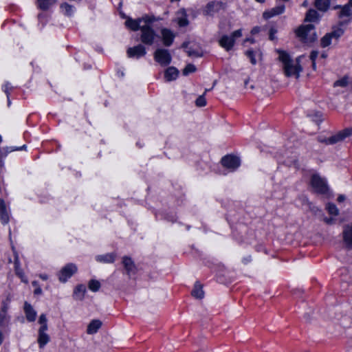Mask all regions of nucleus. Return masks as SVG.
Listing matches in <instances>:
<instances>
[{
    "instance_id": "nucleus-1",
    "label": "nucleus",
    "mask_w": 352,
    "mask_h": 352,
    "mask_svg": "<svg viewBox=\"0 0 352 352\" xmlns=\"http://www.w3.org/2000/svg\"><path fill=\"white\" fill-rule=\"evenodd\" d=\"M277 52L278 54V59L283 64L284 74L287 77L294 76L296 78H298L300 73L302 71V67L300 65L302 56H298L295 60H293L285 51L278 50Z\"/></svg>"
},
{
    "instance_id": "nucleus-2",
    "label": "nucleus",
    "mask_w": 352,
    "mask_h": 352,
    "mask_svg": "<svg viewBox=\"0 0 352 352\" xmlns=\"http://www.w3.org/2000/svg\"><path fill=\"white\" fill-rule=\"evenodd\" d=\"M295 33L299 40L306 44H311L317 40L315 26L312 24L300 25Z\"/></svg>"
},
{
    "instance_id": "nucleus-3",
    "label": "nucleus",
    "mask_w": 352,
    "mask_h": 352,
    "mask_svg": "<svg viewBox=\"0 0 352 352\" xmlns=\"http://www.w3.org/2000/svg\"><path fill=\"white\" fill-rule=\"evenodd\" d=\"M242 36L241 29L234 31L230 35L224 34L219 40V45L226 51L232 50L235 43V40Z\"/></svg>"
},
{
    "instance_id": "nucleus-4",
    "label": "nucleus",
    "mask_w": 352,
    "mask_h": 352,
    "mask_svg": "<svg viewBox=\"0 0 352 352\" xmlns=\"http://www.w3.org/2000/svg\"><path fill=\"white\" fill-rule=\"evenodd\" d=\"M311 186L314 191L321 195H327L329 192V187L326 180L318 174H314L311 177Z\"/></svg>"
},
{
    "instance_id": "nucleus-5",
    "label": "nucleus",
    "mask_w": 352,
    "mask_h": 352,
    "mask_svg": "<svg viewBox=\"0 0 352 352\" xmlns=\"http://www.w3.org/2000/svg\"><path fill=\"white\" fill-rule=\"evenodd\" d=\"M350 136H352V128H347L339 131L329 138L320 140V141L327 144H334L337 142L343 141L345 138Z\"/></svg>"
},
{
    "instance_id": "nucleus-6",
    "label": "nucleus",
    "mask_w": 352,
    "mask_h": 352,
    "mask_svg": "<svg viewBox=\"0 0 352 352\" xmlns=\"http://www.w3.org/2000/svg\"><path fill=\"white\" fill-rule=\"evenodd\" d=\"M154 58L162 66H166L171 63L172 57L168 50L157 49L154 53Z\"/></svg>"
},
{
    "instance_id": "nucleus-7",
    "label": "nucleus",
    "mask_w": 352,
    "mask_h": 352,
    "mask_svg": "<svg viewBox=\"0 0 352 352\" xmlns=\"http://www.w3.org/2000/svg\"><path fill=\"white\" fill-rule=\"evenodd\" d=\"M342 239L344 248L352 250V223L343 226Z\"/></svg>"
},
{
    "instance_id": "nucleus-8",
    "label": "nucleus",
    "mask_w": 352,
    "mask_h": 352,
    "mask_svg": "<svg viewBox=\"0 0 352 352\" xmlns=\"http://www.w3.org/2000/svg\"><path fill=\"white\" fill-rule=\"evenodd\" d=\"M142 32L141 41L146 45H151L156 37L155 31L148 25H143L140 28Z\"/></svg>"
},
{
    "instance_id": "nucleus-9",
    "label": "nucleus",
    "mask_w": 352,
    "mask_h": 352,
    "mask_svg": "<svg viewBox=\"0 0 352 352\" xmlns=\"http://www.w3.org/2000/svg\"><path fill=\"white\" fill-rule=\"evenodd\" d=\"M226 8V3L222 1H213L206 4L204 14L207 16H213L215 13Z\"/></svg>"
},
{
    "instance_id": "nucleus-10",
    "label": "nucleus",
    "mask_w": 352,
    "mask_h": 352,
    "mask_svg": "<svg viewBox=\"0 0 352 352\" xmlns=\"http://www.w3.org/2000/svg\"><path fill=\"white\" fill-rule=\"evenodd\" d=\"M221 164L223 167L234 170L240 166L241 161L236 156L228 155L221 159Z\"/></svg>"
},
{
    "instance_id": "nucleus-11",
    "label": "nucleus",
    "mask_w": 352,
    "mask_h": 352,
    "mask_svg": "<svg viewBox=\"0 0 352 352\" xmlns=\"http://www.w3.org/2000/svg\"><path fill=\"white\" fill-rule=\"evenodd\" d=\"M76 272L77 267L74 264H67L60 270L58 276L59 280L63 283L66 282Z\"/></svg>"
},
{
    "instance_id": "nucleus-12",
    "label": "nucleus",
    "mask_w": 352,
    "mask_h": 352,
    "mask_svg": "<svg viewBox=\"0 0 352 352\" xmlns=\"http://www.w3.org/2000/svg\"><path fill=\"white\" fill-rule=\"evenodd\" d=\"M122 264L126 271V274L130 277L136 272V266L130 257L124 256L122 258Z\"/></svg>"
},
{
    "instance_id": "nucleus-13",
    "label": "nucleus",
    "mask_w": 352,
    "mask_h": 352,
    "mask_svg": "<svg viewBox=\"0 0 352 352\" xmlns=\"http://www.w3.org/2000/svg\"><path fill=\"white\" fill-rule=\"evenodd\" d=\"M146 54L145 47L142 45H138L133 47H129L127 50V55L129 57H136L139 58Z\"/></svg>"
},
{
    "instance_id": "nucleus-14",
    "label": "nucleus",
    "mask_w": 352,
    "mask_h": 352,
    "mask_svg": "<svg viewBox=\"0 0 352 352\" xmlns=\"http://www.w3.org/2000/svg\"><path fill=\"white\" fill-rule=\"evenodd\" d=\"M284 5L278 6L276 7L272 8L270 10L264 12L263 14V16L264 19H268L271 17L282 14L284 12Z\"/></svg>"
},
{
    "instance_id": "nucleus-15",
    "label": "nucleus",
    "mask_w": 352,
    "mask_h": 352,
    "mask_svg": "<svg viewBox=\"0 0 352 352\" xmlns=\"http://www.w3.org/2000/svg\"><path fill=\"white\" fill-rule=\"evenodd\" d=\"M161 33L164 45L167 47L171 45L175 37L173 33L170 30L166 28L162 29Z\"/></svg>"
},
{
    "instance_id": "nucleus-16",
    "label": "nucleus",
    "mask_w": 352,
    "mask_h": 352,
    "mask_svg": "<svg viewBox=\"0 0 352 352\" xmlns=\"http://www.w3.org/2000/svg\"><path fill=\"white\" fill-rule=\"evenodd\" d=\"M24 311L26 318L29 322H34L36 320V312L28 302L24 303Z\"/></svg>"
},
{
    "instance_id": "nucleus-17",
    "label": "nucleus",
    "mask_w": 352,
    "mask_h": 352,
    "mask_svg": "<svg viewBox=\"0 0 352 352\" xmlns=\"http://www.w3.org/2000/svg\"><path fill=\"white\" fill-rule=\"evenodd\" d=\"M191 295L197 299H202L204 297V292L203 290V285L199 282L195 283L194 287L191 292Z\"/></svg>"
},
{
    "instance_id": "nucleus-18",
    "label": "nucleus",
    "mask_w": 352,
    "mask_h": 352,
    "mask_svg": "<svg viewBox=\"0 0 352 352\" xmlns=\"http://www.w3.org/2000/svg\"><path fill=\"white\" fill-rule=\"evenodd\" d=\"M0 218L3 224H6L9 221V214L6 209L4 201L0 199Z\"/></svg>"
},
{
    "instance_id": "nucleus-19",
    "label": "nucleus",
    "mask_w": 352,
    "mask_h": 352,
    "mask_svg": "<svg viewBox=\"0 0 352 352\" xmlns=\"http://www.w3.org/2000/svg\"><path fill=\"white\" fill-rule=\"evenodd\" d=\"M179 74V71L175 67H169L164 72V78L167 81L175 80Z\"/></svg>"
},
{
    "instance_id": "nucleus-20",
    "label": "nucleus",
    "mask_w": 352,
    "mask_h": 352,
    "mask_svg": "<svg viewBox=\"0 0 352 352\" xmlns=\"http://www.w3.org/2000/svg\"><path fill=\"white\" fill-rule=\"evenodd\" d=\"M320 18L318 12L314 9H309L306 14L305 18V21L306 22H318Z\"/></svg>"
},
{
    "instance_id": "nucleus-21",
    "label": "nucleus",
    "mask_w": 352,
    "mask_h": 352,
    "mask_svg": "<svg viewBox=\"0 0 352 352\" xmlns=\"http://www.w3.org/2000/svg\"><path fill=\"white\" fill-rule=\"evenodd\" d=\"M102 322L99 320H92L88 325L87 333L88 334H94L101 327Z\"/></svg>"
},
{
    "instance_id": "nucleus-22",
    "label": "nucleus",
    "mask_w": 352,
    "mask_h": 352,
    "mask_svg": "<svg viewBox=\"0 0 352 352\" xmlns=\"http://www.w3.org/2000/svg\"><path fill=\"white\" fill-rule=\"evenodd\" d=\"M314 6L318 10L325 12L329 8L330 0H315Z\"/></svg>"
},
{
    "instance_id": "nucleus-23",
    "label": "nucleus",
    "mask_w": 352,
    "mask_h": 352,
    "mask_svg": "<svg viewBox=\"0 0 352 352\" xmlns=\"http://www.w3.org/2000/svg\"><path fill=\"white\" fill-rule=\"evenodd\" d=\"M50 340V336L46 332H38L37 342L40 348L44 347Z\"/></svg>"
},
{
    "instance_id": "nucleus-24",
    "label": "nucleus",
    "mask_w": 352,
    "mask_h": 352,
    "mask_svg": "<svg viewBox=\"0 0 352 352\" xmlns=\"http://www.w3.org/2000/svg\"><path fill=\"white\" fill-rule=\"evenodd\" d=\"M331 39L338 41L340 37L344 34V30L340 28H333L330 32L327 33Z\"/></svg>"
},
{
    "instance_id": "nucleus-25",
    "label": "nucleus",
    "mask_w": 352,
    "mask_h": 352,
    "mask_svg": "<svg viewBox=\"0 0 352 352\" xmlns=\"http://www.w3.org/2000/svg\"><path fill=\"white\" fill-rule=\"evenodd\" d=\"M15 265V273L21 279V280L25 283H28V279L26 278L22 269L20 267L18 258L16 257L14 261Z\"/></svg>"
},
{
    "instance_id": "nucleus-26",
    "label": "nucleus",
    "mask_w": 352,
    "mask_h": 352,
    "mask_svg": "<svg viewBox=\"0 0 352 352\" xmlns=\"http://www.w3.org/2000/svg\"><path fill=\"white\" fill-rule=\"evenodd\" d=\"M141 19L138 20H133L131 19H129L125 21V25L127 28L129 29L136 31L139 29H140V23Z\"/></svg>"
},
{
    "instance_id": "nucleus-27",
    "label": "nucleus",
    "mask_w": 352,
    "mask_h": 352,
    "mask_svg": "<svg viewBox=\"0 0 352 352\" xmlns=\"http://www.w3.org/2000/svg\"><path fill=\"white\" fill-rule=\"evenodd\" d=\"M56 0H37L38 6L43 10H47L51 6L56 3Z\"/></svg>"
},
{
    "instance_id": "nucleus-28",
    "label": "nucleus",
    "mask_w": 352,
    "mask_h": 352,
    "mask_svg": "<svg viewBox=\"0 0 352 352\" xmlns=\"http://www.w3.org/2000/svg\"><path fill=\"white\" fill-rule=\"evenodd\" d=\"M114 254H107L104 255H99L97 256V261L104 263H113L115 260Z\"/></svg>"
},
{
    "instance_id": "nucleus-29",
    "label": "nucleus",
    "mask_w": 352,
    "mask_h": 352,
    "mask_svg": "<svg viewBox=\"0 0 352 352\" xmlns=\"http://www.w3.org/2000/svg\"><path fill=\"white\" fill-rule=\"evenodd\" d=\"M86 292L85 286L82 285H78L74 291V296L78 300H82Z\"/></svg>"
},
{
    "instance_id": "nucleus-30",
    "label": "nucleus",
    "mask_w": 352,
    "mask_h": 352,
    "mask_svg": "<svg viewBox=\"0 0 352 352\" xmlns=\"http://www.w3.org/2000/svg\"><path fill=\"white\" fill-rule=\"evenodd\" d=\"M352 12L351 8L347 4L344 5L341 8V11L339 13V17L342 18L344 16H351Z\"/></svg>"
},
{
    "instance_id": "nucleus-31",
    "label": "nucleus",
    "mask_w": 352,
    "mask_h": 352,
    "mask_svg": "<svg viewBox=\"0 0 352 352\" xmlns=\"http://www.w3.org/2000/svg\"><path fill=\"white\" fill-rule=\"evenodd\" d=\"M333 41L327 33L323 37L320 39V46L323 48L329 46Z\"/></svg>"
},
{
    "instance_id": "nucleus-32",
    "label": "nucleus",
    "mask_w": 352,
    "mask_h": 352,
    "mask_svg": "<svg viewBox=\"0 0 352 352\" xmlns=\"http://www.w3.org/2000/svg\"><path fill=\"white\" fill-rule=\"evenodd\" d=\"M348 84H349L348 77L344 76L341 79L336 80L334 82L333 86H334V87H346L348 85Z\"/></svg>"
},
{
    "instance_id": "nucleus-33",
    "label": "nucleus",
    "mask_w": 352,
    "mask_h": 352,
    "mask_svg": "<svg viewBox=\"0 0 352 352\" xmlns=\"http://www.w3.org/2000/svg\"><path fill=\"white\" fill-rule=\"evenodd\" d=\"M100 287V283L96 280H91L89 283V288L93 292H97Z\"/></svg>"
},
{
    "instance_id": "nucleus-34",
    "label": "nucleus",
    "mask_w": 352,
    "mask_h": 352,
    "mask_svg": "<svg viewBox=\"0 0 352 352\" xmlns=\"http://www.w3.org/2000/svg\"><path fill=\"white\" fill-rule=\"evenodd\" d=\"M208 91V89L205 91V92ZM206 93H204L203 95L199 96L197 99L195 101L196 106L198 107H204L206 104V100L204 97Z\"/></svg>"
},
{
    "instance_id": "nucleus-35",
    "label": "nucleus",
    "mask_w": 352,
    "mask_h": 352,
    "mask_svg": "<svg viewBox=\"0 0 352 352\" xmlns=\"http://www.w3.org/2000/svg\"><path fill=\"white\" fill-rule=\"evenodd\" d=\"M196 67L192 64H188L185 68L183 69L182 73L184 76H187L190 73H192L195 72Z\"/></svg>"
},
{
    "instance_id": "nucleus-36",
    "label": "nucleus",
    "mask_w": 352,
    "mask_h": 352,
    "mask_svg": "<svg viewBox=\"0 0 352 352\" xmlns=\"http://www.w3.org/2000/svg\"><path fill=\"white\" fill-rule=\"evenodd\" d=\"M327 210L329 212V214L333 215H338V210L335 204H328L327 206Z\"/></svg>"
},
{
    "instance_id": "nucleus-37",
    "label": "nucleus",
    "mask_w": 352,
    "mask_h": 352,
    "mask_svg": "<svg viewBox=\"0 0 352 352\" xmlns=\"http://www.w3.org/2000/svg\"><path fill=\"white\" fill-rule=\"evenodd\" d=\"M60 8L66 15L70 16L72 14L73 9L70 5L65 3L60 6Z\"/></svg>"
},
{
    "instance_id": "nucleus-38",
    "label": "nucleus",
    "mask_w": 352,
    "mask_h": 352,
    "mask_svg": "<svg viewBox=\"0 0 352 352\" xmlns=\"http://www.w3.org/2000/svg\"><path fill=\"white\" fill-rule=\"evenodd\" d=\"M9 320V318L6 313H3V311H0V324L1 326H6L8 324Z\"/></svg>"
},
{
    "instance_id": "nucleus-39",
    "label": "nucleus",
    "mask_w": 352,
    "mask_h": 352,
    "mask_svg": "<svg viewBox=\"0 0 352 352\" xmlns=\"http://www.w3.org/2000/svg\"><path fill=\"white\" fill-rule=\"evenodd\" d=\"M246 55L250 58L251 63L253 65L256 63V60L254 58V52L252 50H248L246 52Z\"/></svg>"
},
{
    "instance_id": "nucleus-40",
    "label": "nucleus",
    "mask_w": 352,
    "mask_h": 352,
    "mask_svg": "<svg viewBox=\"0 0 352 352\" xmlns=\"http://www.w3.org/2000/svg\"><path fill=\"white\" fill-rule=\"evenodd\" d=\"M38 323L40 324H47V320L45 314H43L40 316L39 319H38Z\"/></svg>"
},
{
    "instance_id": "nucleus-41",
    "label": "nucleus",
    "mask_w": 352,
    "mask_h": 352,
    "mask_svg": "<svg viewBox=\"0 0 352 352\" xmlns=\"http://www.w3.org/2000/svg\"><path fill=\"white\" fill-rule=\"evenodd\" d=\"M318 55V52L317 51H312L310 54V59L312 62L316 61V59Z\"/></svg>"
},
{
    "instance_id": "nucleus-42",
    "label": "nucleus",
    "mask_w": 352,
    "mask_h": 352,
    "mask_svg": "<svg viewBox=\"0 0 352 352\" xmlns=\"http://www.w3.org/2000/svg\"><path fill=\"white\" fill-rule=\"evenodd\" d=\"M48 329L47 324H42L38 329V332H46Z\"/></svg>"
},
{
    "instance_id": "nucleus-43",
    "label": "nucleus",
    "mask_w": 352,
    "mask_h": 352,
    "mask_svg": "<svg viewBox=\"0 0 352 352\" xmlns=\"http://www.w3.org/2000/svg\"><path fill=\"white\" fill-rule=\"evenodd\" d=\"M2 304H3L2 305V307H1L0 311H3V313H6L7 314V311L8 309V303H6L5 302H3Z\"/></svg>"
},
{
    "instance_id": "nucleus-44",
    "label": "nucleus",
    "mask_w": 352,
    "mask_h": 352,
    "mask_svg": "<svg viewBox=\"0 0 352 352\" xmlns=\"http://www.w3.org/2000/svg\"><path fill=\"white\" fill-rule=\"evenodd\" d=\"M276 33V30L271 28L270 30V39L274 40V34Z\"/></svg>"
},
{
    "instance_id": "nucleus-45",
    "label": "nucleus",
    "mask_w": 352,
    "mask_h": 352,
    "mask_svg": "<svg viewBox=\"0 0 352 352\" xmlns=\"http://www.w3.org/2000/svg\"><path fill=\"white\" fill-rule=\"evenodd\" d=\"M324 221L327 224H333L334 222V219L333 218H324Z\"/></svg>"
},
{
    "instance_id": "nucleus-46",
    "label": "nucleus",
    "mask_w": 352,
    "mask_h": 352,
    "mask_svg": "<svg viewBox=\"0 0 352 352\" xmlns=\"http://www.w3.org/2000/svg\"><path fill=\"white\" fill-rule=\"evenodd\" d=\"M143 19L144 20V21L146 23H152L154 21L153 17H150V16H147L144 17Z\"/></svg>"
},
{
    "instance_id": "nucleus-47",
    "label": "nucleus",
    "mask_w": 352,
    "mask_h": 352,
    "mask_svg": "<svg viewBox=\"0 0 352 352\" xmlns=\"http://www.w3.org/2000/svg\"><path fill=\"white\" fill-rule=\"evenodd\" d=\"M34 294H36V295H38V294H41L42 293V289L40 287H37L34 291Z\"/></svg>"
},
{
    "instance_id": "nucleus-48",
    "label": "nucleus",
    "mask_w": 352,
    "mask_h": 352,
    "mask_svg": "<svg viewBox=\"0 0 352 352\" xmlns=\"http://www.w3.org/2000/svg\"><path fill=\"white\" fill-rule=\"evenodd\" d=\"M187 23H187L186 20L181 19L179 21V24L180 26H184V25H187Z\"/></svg>"
},
{
    "instance_id": "nucleus-49",
    "label": "nucleus",
    "mask_w": 352,
    "mask_h": 352,
    "mask_svg": "<svg viewBox=\"0 0 352 352\" xmlns=\"http://www.w3.org/2000/svg\"><path fill=\"white\" fill-rule=\"evenodd\" d=\"M345 199V197L344 195H340L338 197V201L339 202H341V201H343Z\"/></svg>"
},
{
    "instance_id": "nucleus-50",
    "label": "nucleus",
    "mask_w": 352,
    "mask_h": 352,
    "mask_svg": "<svg viewBox=\"0 0 352 352\" xmlns=\"http://www.w3.org/2000/svg\"><path fill=\"white\" fill-rule=\"evenodd\" d=\"M39 276L41 278H42L43 280H45L48 278V276L46 274H40Z\"/></svg>"
},
{
    "instance_id": "nucleus-51",
    "label": "nucleus",
    "mask_w": 352,
    "mask_h": 352,
    "mask_svg": "<svg viewBox=\"0 0 352 352\" xmlns=\"http://www.w3.org/2000/svg\"><path fill=\"white\" fill-rule=\"evenodd\" d=\"M309 5V3L307 0L304 1L303 3H302V6L303 7H307Z\"/></svg>"
},
{
    "instance_id": "nucleus-52",
    "label": "nucleus",
    "mask_w": 352,
    "mask_h": 352,
    "mask_svg": "<svg viewBox=\"0 0 352 352\" xmlns=\"http://www.w3.org/2000/svg\"><path fill=\"white\" fill-rule=\"evenodd\" d=\"M258 32V28H254L252 30V34H256Z\"/></svg>"
},
{
    "instance_id": "nucleus-53",
    "label": "nucleus",
    "mask_w": 352,
    "mask_h": 352,
    "mask_svg": "<svg viewBox=\"0 0 352 352\" xmlns=\"http://www.w3.org/2000/svg\"><path fill=\"white\" fill-rule=\"evenodd\" d=\"M32 285H33L34 287H35L36 288L37 287H39V286H38V283H37L36 281H35V280H34V281H33V282L32 283Z\"/></svg>"
},
{
    "instance_id": "nucleus-54",
    "label": "nucleus",
    "mask_w": 352,
    "mask_h": 352,
    "mask_svg": "<svg viewBox=\"0 0 352 352\" xmlns=\"http://www.w3.org/2000/svg\"><path fill=\"white\" fill-rule=\"evenodd\" d=\"M315 213L317 212V211H319V209L317 208V207H315L314 206L313 208L311 209Z\"/></svg>"
},
{
    "instance_id": "nucleus-55",
    "label": "nucleus",
    "mask_w": 352,
    "mask_h": 352,
    "mask_svg": "<svg viewBox=\"0 0 352 352\" xmlns=\"http://www.w3.org/2000/svg\"><path fill=\"white\" fill-rule=\"evenodd\" d=\"M3 342V335L1 333H0V345Z\"/></svg>"
},
{
    "instance_id": "nucleus-56",
    "label": "nucleus",
    "mask_w": 352,
    "mask_h": 352,
    "mask_svg": "<svg viewBox=\"0 0 352 352\" xmlns=\"http://www.w3.org/2000/svg\"><path fill=\"white\" fill-rule=\"evenodd\" d=\"M347 5L349 6L350 8H352V0H349Z\"/></svg>"
},
{
    "instance_id": "nucleus-57",
    "label": "nucleus",
    "mask_w": 352,
    "mask_h": 352,
    "mask_svg": "<svg viewBox=\"0 0 352 352\" xmlns=\"http://www.w3.org/2000/svg\"><path fill=\"white\" fill-rule=\"evenodd\" d=\"M8 85H5V92L8 94Z\"/></svg>"
},
{
    "instance_id": "nucleus-58",
    "label": "nucleus",
    "mask_w": 352,
    "mask_h": 352,
    "mask_svg": "<svg viewBox=\"0 0 352 352\" xmlns=\"http://www.w3.org/2000/svg\"><path fill=\"white\" fill-rule=\"evenodd\" d=\"M312 67L314 69H316V61L312 62Z\"/></svg>"
},
{
    "instance_id": "nucleus-59",
    "label": "nucleus",
    "mask_w": 352,
    "mask_h": 352,
    "mask_svg": "<svg viewBox=\"0 0 352 352\" xmlns=\"http://www.w3.org/2000/svg\"><path fill=\"white\" fill-rule=\"evenodd\" d=\"M321 57L323 58H325L327 57V54H324V53L322 54Z\"/></svg>"
},
{
    "instance_id": "nucleus-60",
    "label": "nucleus",
    "mask_w": 352,
    "mask_h": 352,
    "mask_svg": "<svg viewBox=\"0 0 352 352\" xmlns=\"http://www.w3.org/2000/svg\"><path fill=\"white\" fill-rule=\"evenodd\" d=\"M256 1L257 2H258V3H264V2H265V0H256Z\"/></svg>"
},
{
    "instance_id": "nucleus-61",
    "label": "nucleus",
    "mask_w": 352,
    "mask_h": 352,
    "mask_svg": "<svg viewBox=\"0 0 352 352\" xmlns=\"http://www.w3.org/2000/svg\"><path fill=\"white\" fill-rule=\"evenodd\" d=\"M25 148V145H23L21 148H16L15 150H20V149Z\"/></svg>"
},
{
    "instance_id": "nucleus-62",
    "label": "nucleus",
    "mask_w": 352,
    "mask_h": 352,
    "mask_svg": "<svg viewBox=\"0 0 352 352\" xmlns=\"http://www.w3.org/2000/svg\"><path fill=\"white\" fill-rule=\"evenodd\" d=\"M188 53L189 56H192V54H194V53L190 51H188Z\"/></svg>"
},
{
    "instance_id": "nucleus-63",
    "label": "nucleus",
    "mask_w": 352,
    "mask_h": 352,
    "mask_svg": "<svg viewBox=\"0 0 352 352\" xmlns=\"http://www.w3.org/2000/svg\"><path fill=\"white\" fill-rule=\"evenodd\" d=\"M245 41H249V42H251V43L254 42V41L252 39H246Z\"/></svg>"
},
{
    "instance_id": "nucleus-64",
    "label": "nucleus",
    "mask_w": 352,
    "mask_h": 352,
    "mask_svg": "<svg viewBox=\"0 0 352 352\" xmlns=\"http://www.w3.org/2000/svg\"><path fill=\"white\" fill-rule=\"evenodd\" d=\"M248 81H249V80H246L245 81V86H247V85H248Z\"/></svg>"
}]
</instances>
